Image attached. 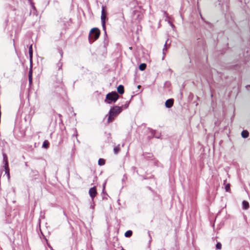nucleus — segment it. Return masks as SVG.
Wrapping results in <instances>:
<instances>
[{"instance_id": "f257e3e1", "label": "nucleus", "mask_w": 250, "mask_h": 250, "mask_svg": "<svg viewBox=\"0 0 250 250\" xmlns=\"http://www.w3.org/2000/svg\"><path fill=\"white\" fill-rule=\"evenodd\" d=\"M123 107V105L122 106H114L110 109L107 119L108 123L112 122L114 118L122 111Z\"/></svg>"}, {"instance_id": "f03ea898", "label": "nucleus", "mask_w": 250, "mask_h": 250, "mask_svg": "<svg viewBox=\"0 0 250 250\" xmlns=\"http://www.w3.org/2000/svg\"><path fill=\"white\" fill-rule=\"evenodd\" d=\"M119 97V96L116 92L109 93L106 95L104 102L107 104L115 103L118 99Z\"/></svg>"}, {"instance_id": "7ed1b4c3", "label": "nucleus", "mask_w": 250, "mask_h": 250, "mask_svg": "<svg viewBox=\"0 0 250 250\" xmlns=\"http://www.w3.org/2000/svg\"><path fill=\"white\" fill-rule=\"evenodd\" d=\"M100 34V31L97 28H92L89 33V40H93L92 42L98 39Z\"/></svg>"}, {"instance_id": "20e7f679", "label": "nucleus", "mask_w": 250, "mask_h": 250, "mask_svg": "<svg viewBox=\"0 0 250 250\" xmlns=\"http://www.w3.org/2000/svg\"><path fill=\"white\" fill-rule=\"evenodd\" d=\"M106 14L107 12L106 11V7L103 6L102 9V13H101V21H102V27L103 29L105 31V20L106 18Z\"/></svg>"}, {"instance_id": "39448f33", "label": "nucleus", "mask_w": 250, "mask_h": 250, "mask_svg": "<svg viewBox=\"0 0 250 250\" xmlns=\"http://www.w3.org/2000/svg\"><path fill=\"white\" fill-rule=\"evenodd\" d=\"M3 162L4 164V167L5 171V173L7 174V177L10 178V172L9 169L8 168V158L6 154L4 153H3Z\"/></svg>"}, {"instance_id": "423d86ee", "label": "nucleus", "mask_w": 250, "mask_h": 250, "mask_svg": "<svg viewBox=\"0 0 250 250\" xmlns=\"http://www.w3.org/2000/svg\"><path fill=\"white\" fill-rule=\"evenodd\" d=\"M89 194L92 199L93 200V198L96 196L97 195V191L95 187H94L93 188H91L89 190Z\"/></svg>"}, {"instance_id": "0eeeda50", "label": "nucleus", "mask_w": 250, "mask_h": 250, "mask_svg": "<svg viewBox=\"0 0 250 250\" xmlns=\"http://www.w3.org/2000/svg\"><path fill=\"white\" fill-rule=\"evenodd\" d=\"M33 63H30V70L29 71L28 80L30 84L32 83Z\"/></svg>"}, {"instance_id": "6e6552de", "label": "nucleus", "mask_w": 250, "mask_h": 250, "mask_svg": "<svg viewBox=\"0 0 250 250\" xmlns=\"http://www.w3.org/2000/svg\"><path fill=\"white\" fill-rule=\"evenodd\" d=\"M173 102H174L173 99H169L166 101V102L165 103V105L167 108H170L172 106V105L173 104Z\"/></svg>"}, {"instance_id": "1a4fd4ad", "label": "nucleus", "mask_w": 250, "mask_h": 250, "mask_svg": "<svg viewBox=\"0 0 250 250\" xmlns=\"http://www.w3.org/2000/svg\"><path fill=\"white\" fill-rule=\"evenodd\" d=\"M117 91L119 94H123L124 93V87L123 85H120L117 87Z\"/></svg>"}, {"instance_id": "9d476101", "label": "nucleus", "mask_w": 250, "mask_h": 250, "mask_svg": "<svg viewBox=\"0 0 250 250\" xmlns=\"http://www.w3.org/2000/svg\"><path fill=\"white\" fill-rule=\"evenodd\" d=\"M29 58H30V62H32V55H33L32 45H31L29 47Z\"/></svg>"}, {"instance_id": "9b49d317", "label": "nucleus", "mask_w": 250, "mask_h": 250, "mask_svg": "<svg viewBox=\"0 0 250 250\" xmlns=\"http://www.w3.org/2000/svg\"><path fill=\"white\" fill-rule=\"evenodd\" d=\"M243 208L244 209H247L249 207V203L245 201H244L242 203Z\"/></svg>"}, {"instance_id": "f8f14e48", "label": "nucleus", "mask_w": 250, "mask_h": 250, "mask_svg": "<svg viewBox=\"0 0 250 250\" xmlns=\"http://www.w3.org/2000/svg\"><path fill=\"white\" fill-rule=\"evenodd\" d=\"M242 137L246 138L249 136V132L247 130H243L241 133Z\"/></svg>"}, {"instance_id": "ddd939ff", "label": "nucleus", "mask_w": 250, "mask_h": 250, "mask_svg": "<svg viewBox=\"0 0 250 250\" xmlns=\"http://www.w3.org/2000/svg\"><path fill=\"white\" fill-rule=\"evenodd\" d=\"M120 151V147L119 145H118V146L114 147V154H118Z\"/></svg>"}, {"instance_id": "4468645a", "label": "nucleus", "mask_w": 250, "mask_h": 250, "mask_svg": "<svg viewBox=\"0 0 250 250\" xmlns=\"http://www.w3.org/2000/svg\"><path fill=\"white\" fill-rule=\"evenodd\" d=\"M132 234V231L131 230H127L125 233V236L126 237H129L131 236Z\"/></svg>"}, {"instance_id": "2eb2a0df", "label": "nucleus", "mask_w": 250, "mask_h": 250, "mask_svg": "<svg viewBox=\"0 0 250 250\" xmlns=\"http://www.w3.org/2000/svg\"><path fill=\"white\" fill-rule=\"evenodd\" d=\"M146 68V63H141L139 66V69L143 71Z\"/></svg>"}, {"instance_id": "dca6fc26", "label": "nucleus", "mask_w": 250, "mask_h": 250, "mask_svg": "<svg viewBox=\"0 0 250 250\" xmlns=\"http://www.w3.org/2000/svg\"><path fill=\"white\" fill-rule=\"evenodd\" d=\"M98 164L100 166L104 165L105 164V161L103 159H100L98 161Z\"/></svg>"}, {"instance_id": "f3484780", "label": "nucleus", "mask_w": 250, "mask_h": 250, "mask_svg": "<svg viewBox=\"0 0 250 250\" xmlns=\"http://www.w3.org/2000/svg\"><path fill=\"white\" fill-rule=\"evenodd\" d=\"M167 42H166L164 45V47L163 49V53L164 54H165V52L167 51Z\"/></svg>"}, {"instance_id": "a211bd4d", "label": "nucleus", "mask_w": 250, "mask_h": 250, "mask_svg": "<svg viewBox=\"0 0 250 250\" xmlns=\"http://www.w3.org/2000/svg\"><path fill=\"white\" fill-rule=\"evenodd\" d=\"M216 248L218 250H220L222 248V245L220 243L218 242L216 245Z\"/></svg>"}, {"instance_id": "6ab92c4d", "label": "nucleus", "mask_w": 250, "mask_h": 250, "mask_svg": "<svg viewBox=\"0 0 250 250\" xmlns=\"http://www.w3.org/2000/svg\"><path fill=\"white\" fill-rule=\"evenodd\" d=\"M48 146V143L47 141H44L43 143L42 146L45 148H47Z\"/></svg>"}, {"instance_id": "aec40b11", "label": "nucleus", "mask_w": 250, "mask_h": 250, "mask_svg": "<svg viewBox=\"0 0 250 250\" xmlns=\"http://www.w3.org/2000/svg\"><path fill=\"white\" fill-rule=\"evenodd\" d=\"M167 21L172 28L174 27V25L171 23V22L169 20H167Z\"/></svg>"}, {"instance_id": "412c9836", "label": "nucleus", "mask_w": 250, "mask_h": 250, "mask_svg": "<svg viewBox=\"0 0 250 250\" xmlns=\"http://www.w3.org/2000/svg\"><path fill=\"white\" fill-rule=\"evenodd\" d=\"M229 185H227L226 186V189L227 191H228L229 189Z\"/></svg>"}, {"instance_id": "4be33fe9", "label": "nucleus", "mask_w": 250, "mask_h": 250, "mask_svg": "<svg viewBox=\"0 0 250 250\" xmlns=\"http://www.w3.org/2000/svg\"><path fill=\"white\" fill-rule=\"evenodd\" d=\"M165 85L166 86H167L168 87L169 86V85H170V83L168 82H166L165 83Z\"/></svg>"}, {"instance_id": "5701e85b", "label": "nucleus", "mask_w": 250, "mask_h": 250, "mask_svg": "<svg viewBox=\"0 0 250 250\" xmlns=\"http://www.w3.org/2000/svg\"><path fill=\"white\" fill-rule=\"evenodd\" d=\"M32 7H33V9H34V10H35V8L34 5H32Z\"/></svg>"}, {"instance_id": "b1692460", "label": "nucleus", "mask_w": 250, "mask_h": 250, "mask_svg": "<svg viewBox=\"0 0 250 250\" xmlns=\"http://www.w3.org/2000/svg\"><path fill=\"white\" fill-rule=\"evenodd\" d=\"M155 132V130H152V134H154Z\"/></svg>"}, {"instance_id": "393cba45", "label": "nucleus", "mask_w": 250, "mask_h": 250, "mask_svg": "<svg viewBox=\"0 0 250 250\" xmlns=\"http://www.w3.org/2000/svg\"><path fill=\"white\" fill-rule=\"evenodd\" d=\"M165 14L166 15V18H168V16H167V15L166 13H165Z\"/></svg>"}, {"instance_id": "a878e982", "label": "nucleus", "mask_w": 250, "mask_h": 250, "mask_svg": "<svg viewBox=\"0 0 250 250\" xmlns=\"http://www.w3.org/2000/svg\"><path fill=\"white\" fill-rule=\"evenodd\" d=\"M248 87H250V85H248L246 86V88H248Z\"/></svg>"}, {"instance_id": "bb28decb", "label": "nucleus", "mask_w": 250, "mask_h": 250, "mask_svg": "<svg viewBox=\"0 0 250 250\" xmlns=\"http://www.w3.org/2000/svg\"><path fill=\"white\" fill-rule=\"evenodd\" d=\"M127 106H128V105H125V108H127Z\"/></svg>"}, {"instance_id": "cd10ccee", "label": "nucleus", "mask_w": 250, "mask_h": 250, "mask_svg": "<svg viewBox=\"0 0 250 250\" xmlns=\"http://www.w3.org/2000/svg\"><path fill=\"white\" fill-rule=\"evenodd\" d=\"M129 49H132V47H129Z\"/></svg>"}]
</instances>
